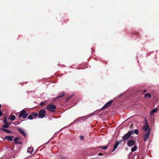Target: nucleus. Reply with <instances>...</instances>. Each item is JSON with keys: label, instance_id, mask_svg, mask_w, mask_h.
I'll return each instance as SVG.
<instances>
[{"label": "nucleus", "instance_id": "nucleus-1", "mask_svg": "<svg viewBox=\"0 0 159 159\" xmlns=\"http://www.w3.org/2000/svg\"><path fill=\"white\" fill-rule=\"evenodd\" d=\"M133 134H134V132L133 131L131 130L129 131L122 137V139L125 141H126L127 140L130 136L131 135Z\"/></svg>", "mask_w": 159, "mask_h": 159}, {"label": "nucleus", "instance_id": "nucleus-2", "mask_svg": "<svg viewBox=\"0 0 159 159\" xmlns=\"http://www.w3.org/2000/svg\"><path fill=\"white\" fill-rule=\"evenodd\" d=\"M47 109L49 111L54 112L55 111L56 108L55 105H52V104H48L47 107Z\"/></svg>", "mask_w": 159, "mask_h": 159}, {"label": "nucleus", "instance_id": "nucleus-3", "mask_svg": "<svg viewBox=\"0 0 159 159\" xmlns=\"http://www.w3.org/2000/svg\"><path fill=\"white\" fill-rule=\"evenodd\" d=\"M150 129L149 130L147 133H145L143 134V139L144 141H147L150 136Z\"/></svg>", "mask_w": 159, "mask_h": 159}, {"label": "nucleus", "instance_id": "nucleus-4", "mask_svg": "<svg viewBox=\"0 0 159 159\" xmlns=\"http://www.w3.org/2000/svg\"><path fill=\"white\" fill-rule=\"evenodd\" d=\"M46 114L45 111L44 110H41L39 112L38 117L40 118H43Z\"/></svg>", "mask_w": 159, "mask_h": 159}, {"label": "nucleus", "instance_id": "nucleus-5", "mask_svg": "<svg viewBox=\"0 0 159 159\" xmlns=\"http://www.w3.org/2000/svg\"><path fill=\"white\" fill-rule=\"evenodd\" d=\"M113 102V100H111L107 102L102 108V110H104L108 107Z\"/></svg>", "mask_w": 159, "mask_h": 159}, {"label": "nucleus", "instance_id": "nucleus-6", "mask_svg": "<svg viewBox=\"0 0 159 159\" xmlns=\"http://www.w3.org/2000/svg\"><path fill=\"white\" fill-rule=\"evenodd\" d=\"M16 128L17 130L19 132V133L22 134L24 137H26V134L23 129H21L19 127H17Z\"/></svg>", "mask_w": 159, "mask_h": 159}, {"label": "nucleus", "instance_id": "nucleus-7", "mask_svg": "<svg viewBox=\"0 0 159 159\" xmlns=\"http://www.w3.org/2000/svg\"><path fill=\"white\" fill-rule=\"evenodd\" d=\"M127 144L128 145L129 147H132L134 145L135 142L134 140H130L128 141L127 142Z\"/></svg>", "mask_w": 159, "mask_h": 159}, {"label": "nucleus", "instance_id": "nucleus-8", "mask_svg": "<svg viewBox=\"0 0 159 159\" xmlns=\"http://www.w3.org/2000/svg\"><path fill=\"white\" fill-rule=\"evenodd\" d=\"M142 129L145 132L148 131L149 130H151V129H149V125L147 124H146V125L143 126L142 128Z\"/></svg>", "mask_w": 159, "mask_h": 159}, {"label": "nucleus", "instance_id": "nucleus-9", "mask_svg": "<svg viewBox=\"0 0 159 159\" xmlns=\"http://www.w3.org/2000/svg\"><path fill=\"white\" fill-rule=\"evenodd\" d=\"M13 138L14 136H6L5 137V139L8 140L10 141H11Z\"/></svg>", "mask_w": 159, "mask_h": 159}, {"label": "nucleus", "instance_id": "nucleus-10", "mask_svg": "<svg viewBox=\"0 0 159 159\" xmlns=\"http://www.w3.org/2000/svg\"><path fill=\"white\" fill-rule=\"evenodd\" d=\"M26 111L24 110H22L21 111L20 114L19 115V118H20V117H22L24 115V114L25 113Z\"/></svg>", "mask_w": 159, "mask_h": 159}, {"label": "nucleus", "instance_id": "nucleus-11", "mask_svg": "<svg viewBox=\"0 0 159 159\" xmlns=\"http://www.w3.org/2000/svg\"><path fill=\"white\" fill-rule=\"evenodd\" d=\"M19 139V137H16L15 139H14V141L15 142V143L16 144H22V143L21 142H17V140H18V139Z\"/></svg>", "mask_w": 159, "mask_h": 159}, {"label": "nucleus", "instance_id": "nucleus-12", "mask_svg": "<svg viewBox=\"0 0 159 159\" xmlns=\"http://www.w3.org/2000/svg\"><path fill=\"white\" fill-rule=\"evenodd\" d=\"M119 144V141H116V143L114 146L113 149H116Z\"/></svg>", "mask_w": 159, "mask_h": 159}, {"label": "nucleus", "instance_id": "nucleus-13", "mask_svg": "<svg viewBox=\"0 0 159 159\" xmlns=\"http://www.w3.org/2000/svg\"><path fill=\"white\" fill-rule=\"evenodd\" d=\"M10 125V124L9 123H6V124H4V125L2 126V127L4 128H8L9 127Z\"/></svg>", "mask_w": 159, "mask_h": 159}, {"label": "nucleus", "instance_id": "nucleus-14", "mask_svg": "<svg viewBox=\"0 0 159 159\" xmlns=\"http://www.w3.org/2000/svg\"><path fill=\"white\" fill-rule=\"evenodd\" d=\"M158 110V109L156 108L154 109H153V110H152V111H151L150 114L151 115H152L154 113L156 112Z\"/></svg>", "mask_w": 159, "mask_h": 159}, {"label": "nucleus", "instance_id": "nucleus-15", "mask_svg": "<svg viewBox=\"0 0 159 159\" xmlns=\"http://www.w3.org/2000/svg\"><path fill=\"white\" fill-rule=\"evenodd\" d=\"M16 118V116H15L13 115H11V116L10 117V120H15Z\"/></svg>", "mask_w": 159, "mask_h": 159}, {"label": "nucleus", "instance_id": "nucleus-16", "mask_svg": "<svg viewBox=\"0 0 159 159\" xmlns=\"http://www.w3.org/2000/svg\"><path fill=\"white\" fill-rule=\"evenodd\" d=\"M144 97L145 98L148 97L149 98H150L151 97V95L150 93H147L145 94Z\"/></svg>", "mask_w": 159, "mask_h": 159}, {"label": "nucleus", "instance_id": "nucleus-17", "mask_svg": "<svg viewBox=\"0 0 159 159\" xmlns=\"http://www.w3.org/2000/svg\"><path fill=\"white\" fill-rule=\"evenodd\" d=\"M1 129L2 130L8 133H11V131L10 130H8L6 129L1 128Z\"/></svg>", "mask_w": 159, "mask_h": 159}, {"label": "nucleus", "instance_id": "nucleus-18", "mask_svg": "<svg viewBox=\"0 0 159 159\" xmlns=\"http://www.w3.org/2000/svg\"><path fill=\"white\" fill-rule=\"evenodd\" d=\"M28 116V113H27L26 112V111L25 112V113L24 114V115L22 117V118L23 119H25V118H26Z\"/></svg>", "mask_w": 159, "mask_h": 159}, {"label": "nucleus", "instance_id": "nucleus-19", "mask_svg": "<svg viewBox=\"0 0 159 159\" xmlns=\"http://www.w3.org/2000/svg\"><path fill=\"white\" fill-rule=\"evenodd\" d=\"M107 147H108V145H107V146H101V147H98V148H102V149H107Z\"/></svg>", "mask_w": 159, "mask_h": 159}, {"label": "nucleus", "instance_id": "nucleus-20", "mask_svg": "<svg viewBox=\"0 0 159 159\" xmlns=\"http://www.w3.org/2000/svg\"><path fill=\"white\" fill-rule=\"evenodd\" d=\"M47 103L46 101H43V102H41L40 103V105L41 106H42L44 104H45V103Z\"/></svg>", "mask_w": 159, "mask_h": 159}, {"label": "nucleus", "instance_id": "nucleus-21", "mask_svg": "<svg viewBox=\"0 0 159 159\" xmlns=\"http://www.w3.org/2000/svg\"><path fill=\"white\" fill-rule=\"evenodd\" d=\"M64 95V93H61V94H60L58 97V98H61Z\"/></svg>", "mask_w": 159, "mask_h": 159}, {"label": "nucleus", "instance_id": "nucleus-22", "mask_svg": "<svg viewBox=\"0 0 159 159\" xmlns=\"http://www.w3.org/2000/svg\"><path fill=\"white\" fill-rule=\"evenodd\" d=\"M3 122L4 124H6V123H9L8 122H7V118L6 117H4Z\"/></svg>", "mask_w": 159, "mask_h": 159}, {"label": "nucleus", "instance_id": "nucleus-23", "mask_svg": "<svg viewBox=\"0 0 159 159\" xmlns=\"http://www.w3.org/2000/svg\"><path fill=\"white\" fill-rule=\"evenodd\" d=\"M133 132L134 133L136 134H139V131L138 129H135Z\"/></svg>", "mask_w": 159, "mask_h": 159}, {"label": "nucleus", "instance_id": "nucleus-24", "mask_svg": "<svg viewBox=\"0 0 159 159\" xmlns=\"http://www.w3.org/2000/svg\"><path fill=\"white\" fill-rule=\"evenodd\" d=\"M34 150H27V152H29L30 154H31L33 152Z\"/></svg>", "mask_w": 159, "mask_h": 159}, {"label": "nucleus", "instance_id": "nucleus-25", "mask_svg": "<svg viewBox=\"0 0 159 159\" xmlns=\"http://www.w3.org/2000/svg\"><path fill=\"white\" fill-rule=\"evenodd\" d=\"M28 119L30 120H31L33 119V116L32 115H30L28 116Z\"/></svg>", "mask_w": 159, "mask_h": 159}, {"label": "nucleus", "instance_id": "nucleus-26", "mask_svg": "<svg viewBox=\"0 0 159 159\" xmlns=\"http://www.w3.org/2000/svg\"><path fill=\"white\" fill-rule=\"evenodd\" d=\"M59 159H66V158L64 156H60Z\"/></svg>", "mask_w": 159, "mask_h": 159}, {"label": "nucleus", "instance_id": "nucleus-27", "mask_svg": "<svg viewBox=\"0 0 159 159\" xmlns=\"http://www.w3.org/2000/svg\"><path fill=\"white\" fill-rule=\"evenodd\" d=\"M80 139L81 140H83L84 139V137L83 136L81 135L80 136Z\"/></svg>", "mask_w": 159, "mask_h": 159}, {"label": "nucleus", "instance_id": "nucleus-28", "mask_svg": "<svg viewBox=\"0 0 159 159\" xmlns=\"http://www.w3.org/2000/svg\"><path fill=\"white\" fill-rule=\"evenodd\" d=\"M38 116V114L37 113H35L33 114V116Z\"/></svg>", "mask_w": 159, "mask_h": 159}, {"label": "nucleus", "instance_id": "nucleus-29", "mask_svg": "<svg viewBox=\"0 0 159 159\" xmlns=\"http://www.w3.org/2000/svg\"><path fill=\"white\" fill-rule=\"evenodd\" d=\"M119 144H121L123 142V139L122 140H120L119 141Z\"/></svg>", "mask_w": 159, "mask_h": 159}, {"label": "nucleus", "instance_id": "nucleus-30", "mask_svg": "<svg viewBox=\"0 0 159 159\" xmlns=\"http://www.w3.org/2000/svg\"><path fill=\"white\" fill-rule=\"evenodd\" d=\"M137 147L136 145L134 146V147L132 148L131 149H137Z\"/></svg>", "mask_w": 159, "mask_h": 159}, {"label": "nucleus", "instance_id": "nucleus-31", "mask_svg": "<svg viewBox=\"0 0 159 159\" xmlns=\"http://www.w3.org/2000/svg\"><path fill=\"white\" fill-rule=\"evenodd\" d=\"M71 97H69L68 98H67V99H66V101H68L70 98Z\"/></svg>", "mask_w": 159, "mask_h": 159}, {"label": "nucleus", "instance_id": "nucleus-32", "mask_svg": "<svg viewBox=\"0 0 159 159\" xmlns=\"http://www.w3.org/2000/svg\"><path fill=\"white\" fill-rule=\"evenodd\" d=\"M58 98H59L58 97H57L54 98V100L55 101L57 100Z\"/></svg>", "mask_w": 159, "mask_h": 159}, {"label": "nucleus", "instance_id": "nucleus-33", "mask_svg": "<svg viewBox=\"0 0 159 159\" xmlns=\"http://www.w3.org/2000/svg\"><path fill=\"white\" fill-rule=\"evenodd\" d=\"M2 112L1 111H0V117H1L2 116Z\"/></svg>", "mask_w": 159, "mask_h": 159}, {"label": "nucleus", "instance_id": "nucleus-34", "mask_svg": "<svg viewBox=\"0 0 159 159\" xmlns=\"http://www.w3.org/2000/svg\"><path fill=\"white\" fill-rule=\"evenodd\" d=\"M34 149V148H32V147H29L28 148V149Z\"/></svg>", "mask_w": 159, "mask_h": 159}, {"label": "nucleus", "instance_id": "nucleus-35", "mask_svg": "<svg viewBox=\"0 0 159 159\" xmlns=\"http://www.w3.org/2000/svg\"><path fill=\"white\" fill-rule=\"evenodd\" d=\"M146 92H147V90H146L145 89V90H143V93H145Z\"/></svg>", "mask_w": 159, "mask_h": 159}, {"label": "nucleus", "instance_id": "nucleus-36", "mask_svg": "<svg viewBox=\"0 0 159 159\" xmlns=\"http://www.w3.org/2000/svg\"><path fill=\"white\" fill-rule=\"evenodd\" d=\"M102 153H98V155L99 156H101L102 155Z\"/></svg>", "mask_w": 159, "mask_h": 159}, {"label": "nucleus", "instance_id": "nucleus-37", "mask_svg": "<svg viewBox=\"0 0 159 159\" xmlns=\"http://www.w3.org/2000/svg\"><path fill=\"white\" fill-rule=\"evenodd\" d=\"M53 148H57V146H53Z\"/></svg>", "mask_w": 159, "mask_h": 159}, {"label": "nucleus", "instance_id": "nucleus-38", "mask_svg": "<svg viewBox=\"0 0 159 159\" xmlns=\"http://www.w3.org/2000/svg\"><path fill=\"white\" fill-rule=\"evenodd\" d=\"M131 150L133 152H134L136 150Z\"/></svg>", "mask_w": 159, "mask_h": 159}, {"label": "nucleus", "instance_id": "nucleus-39", "mask_svg": "<svg viewBox=\"0 0 159 159\" xmlns=\"http://www.w3.org/2000/svg\"><path fill=\"white\" fill-rule=\"evenodd\" d=\"M136 33V34L138 36H139V34L138 33Z\"/></svg>", "mask_w": 159, "mask_h": 159}, {"label": "nucleus", "instance_id": "nucleus-40", "mask_svg": "<svg viewBox=\"0 0 159 159\" xmlns=\"http://www.w3.org/2000/svg\"><path fill=\"white\" fill-rule=\"evenodd\" d=\"M115 150H112V152H113Z\"/></svg>", "mask_w": 159, "mask_h": 159}, {"label": "nucleus", "instance_id": "nucleus-41", "mask_svg": "<svg viewBox=\"0 0 159 159\" xmlns=\"http://www.w3.org/2000/svg\"><path fill=\"white\" fill-rule=\"evenodd\" d=\"M1 107V104H0V108Z\"/></svg>", "mask_w": 159, "mask_h": 159}, {"label": "nucleus", "instance_id": "nucleus-42", "mask_svg": "<svg viewBox=\"0 0 159 159\" xmlns=\"http://www.w3.org/2000/svg\"><path fill=\"white\" fill-rule=\"evenodd\" d=\"M132 126V125H130L131 127Z\"/></svg>", "mask_w": 159, "mask_h": 159}, {"label": "nucleus", "instance_id": "nucleus-43", "mask_svg": "<svg viewBox=\"0 0 159 159\" xmlns=\"http://www.w3.org/2000/svg\"><path fill=\"white\" fill-rule=\"evenodd\" d=\"M147 150H147V151H146V152H147Z\"/></svg>", "mask_w": 159, "mask_h": 159}]
</instances>
